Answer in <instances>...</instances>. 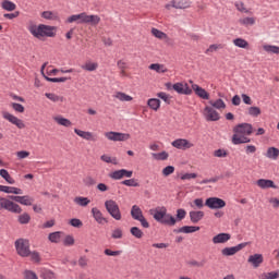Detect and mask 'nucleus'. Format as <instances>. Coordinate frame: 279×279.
I'll use <instances>...</instances> for the list:
<instances>
[{
    "label": "nucleus",
    "mask_w": 279,
    "mask_h": 279,
    "mask_svg": "<svg viewBox=\"0 0 279 279\" xmlns=\"http://www.w3.org/2000/svg\"><path fill=\"white\" fill-rule=\"evenodd\" d=\"M19 221L22 225L29 223V221H32V217L29 216V214L24 213L19 216Z\"/></svg>",
    "instance_id": "nucleus-45"
},
{
    "label": "nucleus",
    "mask_w": 279,
    "mask_h": 279,
    "mask_svg": "<svg viewBox=\"0 0 279 279\" xmlns=\"http://www.w3.org/2000/svg\"><path fill=\"white\" fill-rule=\"evenodd\" d=\"M197 173H185L181 177V180H195Z\"/></svg>",
    "instance_id": "nucleus-63"
},
{
    "label": "nucleus",
    "mask_w": 279,
    "mask_h": 279,
    "mask_svg": "<svg viewBox=\"0 0 279 279\" xmlns=\"http://www.w3.org/2000/svg\"><path fill=\"white\" fill-rule=\"evenodd\" d=\"M265 279H277L279 278L278 272L271 271L264 275Z\"/></svg>",
    "instance_id": "nucleus-64"
},
{
    "label": "nucleus",
    "mask_w": 279,
    "mask_h": 279,
    "mask_svg": "<svg viewBox=\"0 0 279 279\" xmlns=\"http://www.w3.org/2000/svg\"><path fill=\"white\" fill-rule=\"evenodd\" d=\"M172 147H175V149H182L183 151L186 149H191V147H194V144L191 143L189 140H184V138H178L174 140L171 143Z\"/></svg>",
    "instance_id": "nucleus-11"
},
{
    "label": "nucleus",
    "mask_w": 279,
    "mask_h": 279,
    "mask_svg": "<svg viewBox=\"0 0 279 279\" xmlns=\"http://www.w3.org/2000/svg\"><path fill=\"white\" fill-rule=\"evenodd\" d=\"M240 25H244V27H250V25H255L256 17H244L239 20Z\"/></svg>",
    "instance_id": "nucleus-34"
},
{
    "label": "nucleus",
    "mask_w": 279,
    "mask_h": 279,
    "mask_svg": "<svg viewBox=\"0 0 279 279\" xmlns=\"http://www.w3.org/2000/svg\"><path fill=\"white\" fill-rule=\"evenodd\" d=\"M9 210V213H15V215H21L23 209L19 206V204L8 199V198H0V210Z\"/></svg>",
    "instance_id": "nucleus-6"
},
{
    "label": "nucleus",
    "mask_w": 279,
    "mask_h": 279,
    "mask_svg": "<svg viewBox=\"0 0 279 279\" xmlns=\"http://www.w3.org/2000/svg\"><path fill=\"white\" fill-rule=\"evenodd\" d=\"M192 88L195 92V95L201 97V99H209L210 95H208V92H206V89L202 88L199 85L193 84Z\"/></svg>",
    "instance_id": "nucleus-18"
},
{
    "label": "nucleus",
    "mask_w": 279,
    "mask_h": 279,
    "mask_svg": "<svg viewBox=\"0 0 279 279\" xmlns=\"http://www.w3.org/2000/svg\"><path fill=\"white\" fill-rule=\"evenodd\" d=\"M190 219L192 223H199L204 219V211H190Z\"/></svg>",
    "instance_id": "nucleus-23"
},
{
    "label": "nucleus",
    "mask_w": 279,
    "mask_h": 279,
    "mask_svg": "<svg viewBox=\"0 0 279 279\" xmlns=\"http://www.w3.org/2000/svg\"><path fill=\"white\" fill-rule=\"evenodd\" d=\"M101 17L99 15H88L86 12L78 14V24L84 25L90 23V25H99Z\"/></svg>",
    "instance_id": "nucleus-7"
},
{
    "label": "nucleus",
    "mask_w": 279,
    "mask_h": 279,
    "mask_svg": "<svg viewBox=\"0 0 279 279\" xmlns=\"http://www.w3.org/2000/svg\"><path fill=\"white\" fill-rule=\"evenodd\" d=\"M245 243H241L236 246H232V247H225L222 250V254L223 256H234V254H236V252H241V250H243V247H245Z\"/></svg>",
    "instance_id": "nucleus-15"
},
{
    "label": "nucleus",
    "mask_w": 279,
    "mask_h": 279,
    "mask_svg": "<svg viewBox=\"0 0 279 279\" xmlns=\"http://www.w3.org/2000/svg\"><path fill=\"white\" fill-rule=\"evenodd\" d=\"M40 278L43 279H56V274L49 269H43L40 271Z\"/></svg>",
    "instance_id": "nucleus-38"
},
{
    "label": "nucleus",
    "mask_w": 279,
    "mask_h": 279,
    "mask_svg": "<svg viewBox=\"0 0 279 279\" xmlns=\"http://www.w3.org/2000/svg\"><path fill=\"white\" fill-rule=\"evenodd\" d=\"M75 202H77V204H80V206H88V204H90V199H88L86 197H76Z\"/></svg>",
    "instance_id": "nucleus-51"
},
{
    "label": "nucleus",
    "mask_w": 279,
    "mask_h": 279,
    "mask_svg": "<svg viewBox=\"0 0 279 279\" xmlns=\"http://www.w3.org/2000/svg\"><path fill=\"white\" fill-rule=\"evenodd\" d=\"M248 114L251 117H258V114H260V108H258V107H250L248 108Z\"/></svg>",
    "instance_id": "nucleus-50"
},
{
    "label": "nucleus",
    "mask_w": 279,
    "mask_h": 279,
    "mask_svg": "<svg viewBox=\"0 0 279 279\" xmlns=\"http://www.w3.org/2000/svg\"><path fill=\"white\" fill-rule=\"evenodd\" d=\"M98 68H99L98 62H90V61L85 62V64L81 66L83 71H89V72L97 71Z\"/></svg>",
    "instance_id": "nucleus-28"
},
{
    "label": "nucleus",
    "mask_w": 279,
    "mask_h": 279,
    "mask_svg": "<svg viewBox=\"0 0 279 279\" xmlns=\"http://www.w3.org/2000/svg\"><path fill=\"white\" fill-rule=\"evenodd\" d=\"M100 159L102 160V162H107L108 165H118L119 163L116 157L112 158L108 155H102L100 157Z\"/></svg>",
    "instance_id": "nucleus-42"
},
{
    "label": "nucleus",
    "mask_w": 279,
    "mask_h": 279,
    "mask_svg": "<svg viewBox=\"0 0 279 279\" xmlns=\"http://www.w3.org/2000/svg\"><path fill=\"white\" fill-rule=\"evenodd\" d=\"M264 49L268 53H279V47L278 46H265Z\"/></svg>",
    "instance_id": "nucleus-55"
},
{
    "label": "nucleus",
    "mask_w": 279,
    "mask_h": 279,
    "mask_svg": "<svg viewBox=\"0 0 279 279\" xmlns=\"http://www.w3.org/2000/svg\"><path fill=\"white\" fill-rule=\"evenodd\" d=\"M11 199L23 206H32V198H29V196H11Z\"/></svg>",
    "instance_id": "nucleus-20"
},
{
    "label": "nucleus",
    "mask_w": 279,
    "mask_h": 279,
    "mask_svg": "<svg viewBox=\"0 0 279 279\" xmlns=\"http://www.w3.org/2000/svg\"><path fill=\"white\" fill-rule=\"evenodd\" d=\"M279 149L276 147H269L267 149V158H271L272 160H278Z\"/></svg>",
    "instance_id": "nucleus-31"
},
{
    "label": "nucleus",
    "mask_w": 279,
    "mask_h": 279,
    "mask_svg": "<svg viewBox=\"0 0 279 279\" xmlns=\"http://www.w3.org/2000/svg\"><path fill=\"white\" fill-rule=\"evenodd\" d=\"M15 250L19 256H22V258H27V256L32 254V251H29V240L17 239L15 241Z\"/></svg>",
    "instance_id": "nucleus-5"
},
{
    "label": "nucleus",
    "mask_w": 279,
    "mask_h": 279,
    "mask_svg": "<svg viewBox=\"0 0 279 279\" xmlns=\"http://www.w3.org/2000/svg\"><path fill=\"white\" fill-rule=\"evenodd\" d=\"M11 106L15 112H25V107L19 102H12Z\"/></svg>",
    "instance_id": "nucleus-54"
},
{
    "label": "nucleus",
    "mask_w": 279,
    "mask_h": 279,
    "mask_svg": "<svg viewBox=\"0 0 279 279\" xmlns=\"http://www.w3.org/2000/svg\"><path fill=\"white\" fill-rule=\"evenodd\" d=\"M210 106L217 110H226V102H223L221 98H218L216 101H210Z\"/></svg>",
    "instance_id": "nucleus-35"
},
{
    "label": "nucleus",
    "mask_w": 279,
    "mask_h": 279,
    "mask_svg": "<svg viewBox=\"0 0 279 279\" xmlns=\"http://www.w3.org/2000/svg\"><path fill=\"white\" fill-rule=\"evenodd\" d=\"M151 34L155 38H159L160 40L167 38V34L158 28H151Z\"/></svg>",
    "instance_id": "nucleus-41"
},
{
    "label": "nucleus",
    "mask_w": 279,
    "mask_h": 279,
    "mask_svg": "<svg viewBox=\"0 0 279 279\" xmlns=\"http://www.w3.org/2000/svg\"><path fill=\"white\" fill-rule=\"evenodd\" d=\"M175 171V168L173 166H168L166 168H163L162 170V174L163 175H171V173H173Z\"/></svg>",
    "instance_id": "nucleus-60"
},
{
    "label": "nucleus",
    "mask_w": 279,
    "mask_h": 279,
    "mask_svg": "<svg viewBox=\"0 0 279 279\" xmlns=\"http://www.w3.org/2000/svg\"><path fill=\"white\" fill-rule=\"evenodd\" d=\"M254 133V126L250 123H240L233 128L232 143L233 145H243L245 143H252V140L247 136H252Z\"/></svg>",
    "instance_id": "nucleus-1"
},
{
    "label": "nucleus",
    "mask_w": 279,
    "mask_h": 279,
    "mask_svg": "<svg viewBox=\"0 0 279 279\" xmlns=\"http://www.w3.org/2000/svg\"><path fill=\"white\" fill-rule=\"evenodd\" d=\"M235 8L239 12H244L245 14L250 13V10L245 8V3L243 2H235Z\"/></svg>",
    "instance_id": "nucleus-52"
},
{
    "label": "nucleus",
    "mask_w": 279,
    "mask_h": 279,
    "mask_svg": "<svg viewBox=\"0 0 279 279\" xmlns=\"http://www.w3.org/2000/svg\"><path fill=\"white\" fill-rule=\"evenodd\" d=\"M56 121L59 125H63L64 128H71L72 125L71 120L65 118H56Z\"/></svg>",
    "instance_id": "nucleus-47"
},
{
    "label": "nucleus",
    "mask_w": 279,
    "mask_h": 279,
    "mask_svg": "<svg viewBox=\"0 0 279 279\" xmlns=\"http://www.w3.org/2000/svg\"><path fill=\"white\" fill-rule=\"evenodd\" d=\"M46 97L47 99H50V101H64L63 97H60L56 94H51V93H46Z\"/></svg>",
    "instance_id": "nucleus-48"
},
{
    "label": "nucleus",
    "mask_w": 279,
    "mask_h": 279,
    "mask_svg": "<svg viewBox=\"0 0 279 279\" xmlns=\"http://www.w3.org/2000/svg\"><path fill=\"white\" fill-rule=\"evenodd\" d=\"M155 221L162 223L163 226H173L175 223V218L171 214H167V207H161L156 209L154 214Z\"/></svg>",
    "instance_id": "nucleus-3"
},
{
    "label": "nucleus",
    "mask_w": 279,
    "mask_h": 279,
    "mask_svg": "<svg viewBox=\"0 0 279 279\" xmlns=\"http://www.w3.org/2000/svg\"><path fill=\"white\" fill-rule=\"evenodd\" d=\"M116 99H119V101H132V96L123 93V92H118L116 93Z\"/></svg>",
    "instance_id": "nucleus-40"
},
{
    "label": "nucleus",
    "mask_w": 279,
    "mask_h": 279,
    "mask_svg": "<svg viewBox=\"0 0 279 279\" xmlns=\"http://www.w3.org/2000/svg\"><path fill=\"white\" fill-rule=\"evenodd\" d=\"M29 256H31V260L33 263H40V253H38L36 251L35 252H31Z\"/></svg>",
    "instance_id": "nucleus-53"
},
{
    "label": "nucleus",
    "mask_w": 279,
    "mask_h": 279,
    "mask_svg": "<svg viewBox=\"0 0 279 279\" xmlns=\"http://www.w3.org/2000/svg\"><path fill=\"white\" fill-rule=\"evenodd\" d=\"M106 256H119L121 251H112L110 248L105 250Z\"/></svg>",
    "instance_id": "nucleus-61"
},
{
    "label": "nucleus",
    "mask_w": 279,
    "mask_h": 279,
    "mask_svg": "<svg viewBox=\"0 0 279 279\" xmlns=\"http://www.w3.org/2000/svg\"><path fill=\"white\" fill-rule=\"evenodd\" d=\"M147 105L150 107L151 110L158 111L160 108V99L150 98L148 99Z\"/></svg>",
    "instance_id": "nucleus-32"
},
{
    "label": "nucleus",
    "mask_w": 279,
    "mask_h": 279,
    "mask_svg": "<svg viewBox=\"0 0 279 279\" xmlns=\"http://www.w3.org/2000/svg\"><path fill=\"white\" fill-rule=\"evenodd\" d=\"M24 279H38V275L32 270L24 271Z\"/></svg>",
    "instance_id": "nucleus-49"
},
{
    "label": "nucleus",
    "mask_w": 279,
    "mask_h": 279,
    "mask_svg": "<svg viewBox=\"0 0 279 279\" xmlns=\"http://www.w3.org/2000/svg\"><path fill=\"white\" fill-rule=\"evenodd\" d=\"M20 15H21V12L15 11L13 13H5L3 16L4 19H9V21H12V19H19Z\"/></svg>",
    "instance_id": "nucleus-59"
},
{
    "label": "nucleus",
    "mask_w": 279,
    "mask_h": 279,
    "mask_svg": "<svg viewBox=\"0 0 279 279\" xmlns=\"http://www.w3.org/2000/svg\"><path fill=\"white\" fill-rule=\"evenodd\" d=\"M124 186H141L138 180L136 179H128L121 182Z\"/></svg>",
    "instance_id": "nucleus-44"
},
{
    "label": "nucleus",
    "mask_w": 279,
    "mask_h": 279,
    "mask_svg": "<svg viewBox=\"0 0 279 279\" xmlns=\"http://www.w3.org/2000/svg\"><path fill=\"white\" fill-rule=\"evenodd\" d=\"M111 236L112 239H123V230L121 229L113 230Z\"/></svg>",
    "instance_id": "nucleus-58"
},
{
    "label": "nucleus",
    "mask_w": 279,
    "mask_h": 279,
    "mask_svg": "<svg viewBox=\"0 0 279 279\" xmlns=\"http://www.w3.org/2000/svg\"><path fill=\"white\" fill-rule=\"evenodd\" d=\"M131 217L135 219V221H138V219L143 218V210L138 205H134L131 209Z\"/></svg>",
    "instance_id": "nucleus-25"
},
{
    "label": "nucleus",
    "mask_w": 279,
    "mask_h": 279,
    "mask_svg": "<svg viewBox=\"0 0 279 279\" xmlns=\"http://www.w3.org/2000/svg\"><path fill=\"white\" fill-rule=\"evenodd\" d=\"M0 191L2 193H13V195H21V193H23L21 189L8 186V185H0Z\"/></svg>",
    "instance_id": "nucleus-22"
},
{
    "label": "nucleus",
    "mask_w": 279,
    "mask_h": 279,
    "mask_svg": "<svg viewBox=\"0 0 279 279\" xmlns=\"http://www.w3.org/2000/svg\"><path fill=\"white\" fill-rule=\"evenodd\" d=\"M1 8L7 12H14V10H16V4L10 0H3L1 2Z\"/></svg>",
    "instance_id": "nucleus-26"
},
{
    "label": "nucleus",
    "mask_w": 279,
    "mask_h": 279,
    "mask_svg": "<svg viewBox=\"0 0 279 279\" xmlns=\"http://www.w3.org/2000/svg\"><path fill=\"white\" fill-rule=\"evenodd\" d=\"M149 69H151V71H156L157 73H167V68L160 63H153L149 65Z\"/></svg>",
    "instance_id": "nucleus-37"
},
{
    "label": "nucleus",
    "mask_w": 279,
    "mask_h": 279,
    "mask_svg": "<svg viewBox=\"0 0 279 279\" xmlns=\"http://www.w3.org/2000/svg\"><path fill=\"white\" fill-rule=\"evenodd\" d=\"M130 232L135 239H143V231L138 227H132Z\"/></svg>",
    "instance_id": "nucleus-43"
},
{
    "label": "nucleus",
    "mask_w": 279,
    "mask_h": 279,
    "mask_svg": "<svg viewBox=\"0 0 279 279\" xmlns=\"http://www.w3.org/2000/svg\"><path fill=\"white\" fill-rule=\"evenodd\" d=\"M197 231H199V227H193V226H184L179 229V232H183L184 234H191Z\"/></svg>",
    "instance_id": "nucleus-33"
},
{
    "label": "nucleus",
    "mask_w": 279,
    "mask_h": 279,
    "mask_svg": "<svg viewBox=\"0 0 279 279\" xmlns=\"http://www.w3.org/2000/svg\"><path fill=\"white\" fill-rule=\"evenodd\" d=\"M205 206L208 208H211L213 210L217 208H225L226 206V201L219 198V197H209L205 202Z\"/></svg>",
    "instance_id": "nucleus-10"
},
{
    "label": "nucleus",
    "mask_w": 279,
    "mask_h": 279,
    "mask_svg": "<svg viewBox=\"0 0 279 279\" xmlns=\"http://www.w3.org/2000/svg\"><path fill=\"white\" fill-rule=\"evenodd\" d=\"M3 119L9 121V123H12L13 125H16L19 130H23L25 128V123H23V120L19 119L16 116L5 111L2 113Z\"/></svg>",
    "instance_id": "nucleus-9"
},
{
    "label": "nucleus",
    "mask_w": 279,
    "mask_h": 279,
    "mask_svg": "<svg viewBox=\"0 0 279 279\" xmlns=\"http://www.w3.org/2000/svg\"><path fill=\"white\" fill-rule=\"evenodd\" d=\"M63 245L69 246V245H75V239L72 235H66Z\"/></svg>",
    "instance_id": "nucleus-56"
},
{
    "label": "nucleus",
    "mask_w": 279,
    "mask_h": 279,
    "mask_svg": "<svg viewBox=\"0 0 279 279\" xmlns=\"http://www.w3.org/2000/svg\"><path fill=\"white\" fill-rule=\"evenodd\" d=\"M257 186H259V189H278V185H276L274 181L269 179L257 180Z\"/></svg>",
    "instance_id": "nucleus-17"
},
{
    "label": "nucleus",
    "mask_w": 279,
    "mask_h": 279,
    "mask_svg": "<svg viewBox=\"0 0 279 279\" xmlns=\"http://www.w3.org/2000/svg\"><path fill=\"white\" fill-rule=\"evenodd\" d=\"M47 66V63H45L43 66H41V73H43V75H44V77H45V80L47 81V82H52L53 84H58V83H62V82H66V80H69V78H66V77H49V76H47V75H45V68Z\"/></svg>",
    "instance_id": "nucleus-19"
},
{
    "label": "nucleus",
    "mask_w": 279,
    "mask_h": 279,
    "mask_svg": "<svg viewBox=\"0 0 279 279\" xmlns=\"http://www.w3.org/2000/svg\"><path fill=\"white\" fill-rule=\"evenodd\" d=\"M48 239L51 243H58L60 239H62V232L60 231L52 232L49 234Z\"/></svg>",
    "instance_id": "nucleus-39"
},
{
    "label": "nucleus",
    "mask_w": 279,
    "mask_h": 279,
    "mask_svg": "<svg viewBox=\"0 0 279 279\" xmlns=\"http://www.w3.org/2000/svg\"><path fill=\"white\" fill-rule=\"evenodd\" d=\"M184 217H186V210L178 209L177 210V218L179 219V221H182V219H184Z\"/></svg>",
    "instance_id": "nucleus-62"
},
{
    "label": "nucleus",
    "mask_w": 279,
    "mask_h": 279,
    "mask_svg": "<svg viewBox=\"0 0 279 279\" xmlns=\"http://www.w3.org/2000/svg\"><path fill=\"white\" fill-rule=\"evenodd\" d=\"M233 45H235V47H240V49H247V47H250V44L247 43V40L243 38L234 39Z\"/></svg>",
    "instance_id": "nucleus-36"
},
{
    "label": "nucleus",
    "mask_w": 279,
    "mask_h": 279,
    "mask_svg": "<svg viewBox=\"0 0 279 279\" xmlns=\"http://www.w3.org/2000/svg\"><path fill=\"white\" fill-rule=\"evenodd\" d=\"M74 132L77 134V136H81V138H84L85 141H95L93 133L90 132L82 131L78 129H75Z\"/></svg>",
    "instance_id": "nucleus-29"
},
{
    "label": "nucleus",
    "mask_w": 279,
    "mask_h": 279,
    "mask_svg": "<svg viewBox=\"0 0 279 279\" xmlns=\"http://www.w3.org/2000/svg\"><path fill=\"white\" fill-rule=\"evenodd\" d=\"M248 263H252L254 267H260L263 263V256L260 254H254L248 257Z\"/></svg>",
    "instance_id": "nucleus-24"
},
{
    "label": "nucleus",
    "mask_w": 279,
    "mask_h": 279,
    "mask_svg": "<svg viewBox=\"0 0 279 279\" xmlns=\"http://www.w3.org/2000/svg\"><path fill=\"white\" fill-rule=\"evenodd\" d=\"M105 208L109 215L116 219V221H121L122 215L121 209L119 208V204H117L113 199H109L105 202Z\"/></svg>",
    "instance_id": "nucleus-4"
},
{
    "label": "nucleus",
    "mask_w": 279,
    "mask_h": 279,
    "mask_svg": "<svg viewBox=\"0 0 279 279\" xmlns=\"http://www.w3.org/2000/svg\"><path fill=\"white\" fill-rule=\"evenodd\" d=\"M28 31L34 38L43 40V38H53L56 36V28L53 26L39 24L38 26L32 25Z\"/></svg>",
    "instance_id": "nucleus-2"
},
{
    "label": "nucleus",
    "mask_w": 279,
    "mask_h": 279,
    "mask_svg": "<svg viewBox=\"0 0 279 279\" xmlns=\"http://www.w3.org/2000/svg\"><path fill=\"white\" fill-rule=\"evenodd\" d=\"M205 118L206 121H219V112L217 110L213 109V107H205Z\"/></svg>",
    "instance_id": "nucleus-14"
},
{
    "label": "nucleus",
    "mask_w": 279,
    "mask_h": 279,
    "mask_svg": "<svg viewBox=\"0 0 279 279\" xmlns=\"http://www.w3.org/2000/svg\"><path fill=\"white\" fill-rule=\"evenodd\" d=\"M92 215L97 223H108V219L104 217V214H101V210H99V208H92Z\"/></svg>",
    "instance_id": "nucleus-16"
},
{
    "label": "nucleus",
    "mask_w": 279,
    "mask_h": 279,
    "mask_svg": "<svg viewBox=\"0 0 279 279\" xmlns=\"http://www.w3.org/2000/svg\"><path fill=\"white\" fill-rule=\"evenodd\" d=\"M0 175H1V178H3V180H5V182H8V184L16 183L14 178H12V175H10V172H8V170H5V169L0 170Z\"/></svg>",
    "instance_id": "nucleus-30"
},
{
    "label": "nucleus",
    "mask_w": 279,
    "mask_h": 279,
    "mask_svg": "<svg viewBox=\"0 0 279 279\" xmlns=\"http://www.w3.org/2000/svg\"><path fill=\"white\" fill-rule=\"evenodd\" d=\"M41 17L46 19V21H58L60 16L58 15V12H52V11H44L41 13Z\"/></svg>",
    "instance_id": "nucleus-27"
},
{
    "label": "nucleus",
    "mask_w": 279,
    "mask_h": 279,
    "mask_svg": "<svg viewBox=\"0 0 279 279\" xmlns=\"http://www.w3.org/2000/svg\"><path fill=\"white\" fill-rule=\"evenodd\" d=\"M173 90L179 93V95H192L193 89L189 87V83H175L172 85Z\"/></svg>",
    "instance_id": "nucleus-12"
},
{
    "label": "nucleus",
    "mask_w": 279,
    "mask_h": 279,
    "mask_svg": "<svg viewBox=\"0 0 279 279\" xmlns=\"http://www.w3.org/2000/svg\"><path fill=\"white\" fill-rule=\"evenodd\" d=\"M70 225L73 227V228H82L83 226V222L82 220L77 219V218H72L70 220Z\"/></svg>",
    "instance_id": "nucleus-57"
},
{
    "label": "nucleus",
    "mask_w": 279,
    "mask_h": 279,
    "mask_svg": "<svg viewBox=\"0 0 279 279\" xmlns=\"http://www.w3.org/2000/svg\"><path fill=\"white\" fill-rule=\"evenodd\" d=\"M105 136L106 138H108V141H113L114 143L130 141V134L128 133H119V132L111 131V132H107Z\"/></svg>",
    "instance_id": "nucleus-8"
},
{
    "label": "nucleus",
    "mask_w": 279,
    "mask_h": 279,
    "mask_svg": "<svg viewBox=\"0 0 279 279\" xmlns=\"http://www.w3.org/2000/svg\"><path fill=\"white\" fill-rule=\"evenodd\" d=\"M230 233H219L213 238V243H228L230 241Z\"/></svg>",
    "instance_id": "nucleus-21"
},
{
    "label": "nucleus",
    "mask_w": 279,
    "mask_h": 279,
    "mask_svg": "<svg viewBox=\"0 0 279 279\" xmlns=\"http://www.w3.org/2000/svg\"><path fill=\"white\" fill-rule=\"evenodd\" d=\"M109 178H111V180H121L123 179V170H116L113 172H111L109 174Z\"/></svg>",
    "instance_id": "nucleus-46"
},
{
    "label": "nucleus",
    "mask_w": 279,
    "mask_h": 279,
    "mask_svg": "<svg viewBox=\"0 0 279 279\" xmlns=\"http://www.w3.org/2000/svg\"><path fill=\"white\" fill-rule=\"evenodd\" d=\"M166 10H171V8H174L175 10H186L189 8L187 1H175L171 0L170 3L165 5Z\"/></svg>",
    "instance_id": "nucleus-13"
}]
</instances>
